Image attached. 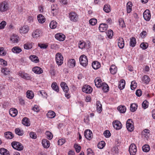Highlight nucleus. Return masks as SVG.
Masks as SVG:
<instances>
[{
  "label": "nucleus",
  "mask_w": 155,
  "mask_h": 155,
  "mask_svg": "<svg viewBox=\"0 0 155 155\" xmlns=\"http://www.w3.org/2000/svg\"><path fill=\"white\" fill-rule=\"evenodd\" d=\"M80 64L84 67H86L88 64V60L87 57L84 54L81 55L79 58Z\"/></svg>",
  "instance_id": "obj_1"
},
{
  "label": "nucleus",
  "mask_w": 155,
  "mask_h": 155,
  "mask_svg": "<svg viewBox=\"0 0 155 155\" xmlns=\"http://www.w3.org/2000/svg\"><path fill=\"white\" fill-rule=\"evenodd\" d=\"M9 8V5L7 2L3 1L0 3V12H5L7 11Z\"/></svg>",
  "instance_id": "obj_2"
},
{
  "label": "nucleus",
  "mask_w": 155,
  "mask_h": 155,
  "mask_svg": "<svg viewBox=\"0 0 155 155\" xmlns=\"http://www.w3.org/2000/svg\"><path fill=\"white\" fill-rule=\"evenodd\" d=\"M56 61L58 65H61L63 63V58L61 54L58 53L55 55Z\"/></svg>",
  "instance_id": "obj_3"
},
{
  "label": "nucleus",
  "mask_w": 155,
  "mask_h": 155,
  "mask_svg": "<svg viewBox=\"0 0 155 155\" xmlns=\"http://www.w3.org/2000/svg\"><path fill=\"white\" fill-rule=\"evenodd\" d=\"M12 146L15 149L20 151L23 149L22 145L19 142H13L11 143Z\"/></svg>",
  "instance_id": "obj_4"
},
{
  "label": "nucleus",
  "mask_w": 155,
  "mask_h": 155,
  "mask_svg": "<svg viewBox=\"0 0 155 155\" xmlns=\"http://www.w3.org/2000/svg\"><path fill=\"white\" fill-rule=\"evenodd\" d=\"M126 127L128 130L130 132L133 131L134 129V122L130 119L127 120L126 123Z\"/></svg>",
  "instance_id": "obj_5"
},
{
  "label": "nucleus",
  "mask_w": 155,
  "mask_h": 155,
  "mask_svg": "<svg viewBox=\"0 0 155 155\" xmlns=\"http://www.w3.org/2000/svg\"><path fill=\"white\" fill-rule=\"evenodd\" d=\"M69 17L71 21L73 22H77L78 19V15L75 12H71L69 14Z\"/></svg>",
  "instance_id": "obj_6"
},
{
  "label": "nucleus",
  "mask_w": 155,
  "mask_h": 155,
  "mask_svg": "<svg viewBox=\"0 0 155 155\" xmlns=\"http://www.w3.org/2000/svg\"><path fill=\"white\" fill-rule=\"evenodd\" d=\"M129 151L130 155H135L137 152V148L134 143H132L130 146Z\"/></svg>",
  "instance_id": "obj_7"
},
{
  "label": "nucleus",
  "mask_w": 155,
  "mask_h": 155,
  "mask_svg": "<svg viewBox=\"0 0 155 155\" xmlns=\"http://www.w3.org/2000/svg\"><path fill=\"white\" fill-rule=\"evenodd\" d=\"M42 35V31L39 29H36L33 31L32 36L33 38H37L40 37Z\"/></svg>",
  "instance_id": "obj_8"
},
{
  "label": "nucleus",
  "mask_w": 155,
  "mask_h": 155,
  "mask_svg": "<svg viewBox=\"0 0 155 155\" xmlns=\"http://www.w3.org/2000/svg\"><path fill=\"white\" fill-rule=\"evenodd\" d=\"M92 90V88L90 86L86 85H84L82 88V91L86 94L91 93Z\"/></svg>",
  "instance_id": "obj_9"
},
{
  "label": "nucleus",
  "mask_w": 155,
  "mask_h": 155,
  "mask_svg": "<svg viewBox=\"0 0 155 155\" xmlns=\"http://www.w3.org/2000/svg\"><path fill=\"white\" fill-rule=\"evenodd\" d=\"M143 17L145 20L146 21H149L150 20L151 15L150 12L148 9L146 10L143 13Z\"/></svg>",
  "instance_id": "obj_10"
},
{
  "label": "nucleus",
  "mask_w": 155,
  "mask_h": 155,
  "mask_svg": "<svg viewBox=\"0 0 155 155\" xmlns=\"http://www.w3.org/2000/svg\"><path fill=\"white\" fill-rule=\"evenodd\" d=\"M112 124L114 127L117 130H119L122 128V124L120 121L115 120L113 122Z\"/></svg>",
  "instance_id": "obj_11"
},
{
  "label": "nucleus",
  "mask_w": 155,
  "mask_h": 155,
  "mask_svg": "<svg viewBox=\"0 0 155 155\" xmlns=\"http://www.w3.org/2000/svg\"><path fill=\"white\" fill-rule=\"evenodd\" d=\"M18 75L22 78L29 80L31 79V77L27 73H25L22 71H20L18 73Z\"/></svg>",
  "instance_id": "obj_12"
},
{
  "label": "nucleus",
  "mask_w": 155,
  "mask_h": 155,
  "mask_svg": "<svg viewBox=\"0 0 155 155\" xmlns=\"http://www.w3.org/2000/svg\"><path fill=\"white\" fill-rule=\"evenodd\" d=\"M84 135L87 139L90 140L92 138L93 134L91 130H87L84 132Z\"/></svg>",
  "instance_id": "obj_13"
},
{
  "label": "nucleus",
  "mask_w": 155,
  "mask_h": 155,
  "mask_svg": "<svg viewBox=\"0 0 155 155\" xmlns=\"http://www.w3.org/2000/svg\"><path fill=\"white\" fill-rule=\"evenodd\" d=\"M117 40L118 45L120 49L123 48L124 46V39L122 38L119 37Z\"/></svg>",
  "instance_id": "obj_14"
},
{
  "label": "nucleus",
  "mask_w": 155,
  "mask_h": 155,
  "mask_svg": "<svg viewBox=\"0 0 155 155\" xmlns=\"http://www.w3.org/2000/svg\"><path fill=\"white\" fill-rule=\"evenodd\" d=\"M58 8L56 5L53 4L51 6V12L53 16L57 15Z\"/></svg>",
  "instance_id": "obj_15"
},
{
  "label": "nucleus",
  "mask_w": 155,
  "mask_h": 155,
  "mask_svg": "<svg viewBox=\"0 0 155 155\" xmlns=\"http://www.w3.org/2000/svg\"><path fill=\"white\" fill-rule=\"evenodd\" d=\"M32 71L35 73L37 74H40L43 72L42 69L39 67H35L32 69Z\"/></svg>",
  "instance_id": "obj_16"
},
{
  "label": "nucleus",
  "mask_w": 155,
  "mask_h": 155,
  "mask_svg": "<svg viewBox=\"0 0 155 155\" xmlns=\"http://www.w3.org/2000/svg\"><path fill=\"white\" fill-rule=\"evenodd\" d=\"M29 30V28L28 25H25L21 27L19 30L21 33L25 34L27 33Z\"/></svg>",
  "instance_id": "obj_17"
},
{
  "label": "nucleus",
  "mask_w": 155,
  "mask_h": 155,
  "mask_svg": "<svg viewBox=\"0 0 155 155\" xmlns=\"http://www.w3.org/2000/svg\"><path fill=\"white\" fill-rule=\"evenodd\" d=\"M56 39L60 41H63L65 40V36L64 35L62 34H57L55 35Z\"/></svg>",
  "instance_id": "obj_18"
},
{
  "label": "nucleus",
  "mask_w": 155,
  "mask_h": 155,
  "mask_svg": "<svg viewBox=\"0 0 155 155\" xmlns=\"http://www.w3.org/2000/svg\"><path fill=\"white\" fill-rule=\"evenodd\" d=\"M60 85L64 92L65 93H68L69 91V88L65 83L64 82H61Z\"/></svg>",
  "instance_id": "obj_19"
},
{
  "label": "nucleus",
  "mask_w": 155,
  "mask_h": 155,
  "mask_svg": "<svg viewBox=\"0 0 155 155\" xmlns=\"http://www.w3.org/2000/svg\"><path fill=\"white\" fill-rule=\"evenodd\" d=\"M67 64L69 67H74L75 65V60L74 59H69L68 61Z\"/></svg>",
  "instance_id": "obj_20"
},
{
  "label": "nucleus",
  "mask_w": 155,
  "mask_h": 155,
  "mask_svg": "<svg viewBox=\"0 0 155 155\" xmlns=\"http://www.w3.org/2000/svg\"><path fill=\"white\" fill-rule=\"evenodd\" d=\"M42 144L43 147L46 148H48L50 146L49 141L45 139L42 140Z\"/></svg>",
  "instance_id": "obj_21"
},
{
  "label": "nucleus",
  "mask_w": 155,
  "mask_h": 155,
  "mask_svg": "<svg viewBox=\"0 0 155 155\" xmlns=\"http://www.w3.org/2000/svg\"><path fill=\"white\" fill-rule=\"evenodd\" d=\"M37 19L38 22L40 23H43L45 21V17L41 14H39L37 16Z\"/></svg>",
  "instance_id": "obj_22"
},
{
  "label": "nucleus",
  "mask_w": 155,
  "mask_h": 155,
  "mask_svg": "<svg viewBox=\"0 0 155 155\" xmlns=\"http://www.w3.org/2000/svg\"><path fill=\"white\" fill-rule=\"evenodd\" d=\"M22 124L25 126H29L30 125V122L28 118L26 117H24L22 120Z\"/></svg>",
  "instance_id": "obj_23"
},
{
  "label": "nucleus",
  "mask_w": 155,
  "mask_h": 155,
  "mask_svg": "<svg viewBox=\"0 0 155 155\" xmlns=\"http://www.w3.org/2000/svg\"><path fill=\"white\" fill-rule=\"evenodd\" d=\"M96 109L97 111L100 113L102 110V106L99 101H97L96 103Z\"/></svg>",
  "instance_id": "obj_24"
},
{
  "label": "nucleus",
  "mask_w": 155,
  "mask_h": 155,
  "mask_svg": "<svg viewBox=\"0 0 155 155\" xmlns=\"http://www.w3.org/2000/svg\"><path fill=\"white\" fill-rule=\"evenodd\" d=\"M9 114L12 117H15L18 114L17 110L15 108H11L9 111Z\"/></svg>",
  "instance_id": "obj_25"
},
{
  "label": "nucleus",
  "mask_w": 155,
  "mask_h": 155,
  "mask_svg": "<svg viewBox=\"0 0 155 155\" xmlns=\"http://www.w3.org/2000/svg\"><path fill=\"white\" fill-rule=\"evenodd\" d=\"M99 29L101 32L106 31L107 30V25L106 24H101L100 25Z\"/></svg>",
  "instance_id": "obj_26"
},
{
  "label": "nucleus",
  "mask_w": 155,
  "mask_h": 155,
  "mask_svg": "<svg viewBox=\"0 0 155 155\" xmlns=\"http://www.w3.org/2000/svg\"><path fill=\"white\" fill-rule=\"evenodd\" d=\"M125 85V81L124 79H121L119 83L118 87L120 90H122L124 88Z\"/></svg>",
  "instance_id": "obj_27"
},
{
  "label": "nucleus",
  "mask_w": 155,
  "mask_h": 155,
  "mask_svg": "<svg viewBox=\"0 0 155 155\" xmlns=\"http://www.w3.org/2000/svg\"><path fill=\"white\" fill-rule=\"evenodd\" d=\"M92 66L94 69H97L101 67V64L97 61H94L92 64Z\"/></svg>",
  "instance_id": "obj_28"
},
{
  "label": "nucleus",
  "mask_w": 155,
  "mask_h": 155,
  "mask_svg": "<svg viewBox=\"0 0 155 155\" xmlns=\"http://www.w3.org/2000/svg\"><path fill=\"white\" fill-rule=\"evenodd\" d=\"M12 51L14 53L18 54L22 50L19 47L15 46L12 49Z\"/></svg>",
  "instance_id": "obj_29"
},
{
  "label": "nucleus",
  "mask_w": 155,
  "mask_h": 155,
  "mask_svg": "<svg viewBox=\"0 0 155 155\" xmlns=\"http://www.w3.org/2000/svg\"><path fill=\"white\" fill-rule=\"evenodd\" d=\"M33 43L32 42H27L24 45V48L26 50L31 49L32 47Z\"/></svg>",
  "instance_id": "obj_30"
},
{
  "label": "nucleus",
  "mask_w": 155,
  "mask_h": 155,
  "mask_svg": "<svg viewBox=\"0 0 155 155\" xmlns=\"http://www.w3.org/2000/svg\"><path fill=\"white\" fill-rule=\"evenodd\" d=\"M110 71L111 74H115L117 71V67L114 65H112L110 68Z\"/></svg>",
  "instance_id": "obj_31"
},
{
  "label": "nucleus",
  "mask_w": 155,
  "mask_h": 155,
  "mask_svg": "<svg viewBox=\"0 0 155 155\" xmlns=\"http://www.w3.org/2000/svg\"><path fill=\"white\" fill-rule=\"evenodd\" d=\"M94 82L96 86L97 87H100L102 84V81L99 78H96L94 81Z\"/></svg>",
  "instance_id": "obj_32"
},
{
  "label": "nucleus",
  "mask_w": 155,
  "mask_h": 155,
  "mask_svg": "<svg viewBox=\"0 0 155 155\" xmlns=\"http://www.w3.org/2000/svg\"><path fill=\"white\" fill-rule=\"evenodd\" d=\"M119 149L117 146L113 147L111 150V153L113 154H117L119 153Z\"/></svg>",
  "instance_id": "obj_33"
},
{
  "label": "nucleus",
  "mask_w": 155,
  "mask_h": 155,
  "mask_svg": "<svg viewBox=\"0 0 155 155\" xmlns=\"http://www.w3.org/2000/svg\"><path fill=\"white\" fill-rule=\"evenodd\" d=\"M132 3L130 2H128L127 5V13H130L132 11Z\"/></svg>",
  "instance_id": "obj_34"
},
{
  "label": "nucleus",
  "mask_w": 155,
  "mask_h": 155,
  "mask_svg": "<svg viewBox=\"0 0 155 155\" xmlns=\"http://www.w3.org/2000/svg\"><path fill=\"white\" fill-rule=\"evenodd\" d=\"M26 96L30 99H32L34 96L33 92L31 91H28L26 92Z\"/></svg>",
  "instance_id": "obj_35"
},
{
  "label": "nucleus",
  "mask_w": 155,
  "mask_h": 155,
  "mask_svg": "<svg viewBox=\"0 0 155 155\" xmlns=\"http://www.w3.org/2000/svg\"><path fill=\"white\" fill-rule=\"evenodd\" d=\"M18 37L16 35L13 34L11 37V40L13 43H17L18 42Z\"/></svg>",
  "instance_id": "obj_36"
},
{
  "label": "nucleus",
  "mask_w": 155,
  "mask_h": 155,
  "mask_svg": "<svg viewBox=\"0 0 155 155\" xmlns=\"http://www.w3.org/2000/svg\"><path fill=\"white\" fill-rule=\"evenodd\" d=\"M150 81L149 77L147 75H144L142 78V81L144 83L147 84Z\"/></svg>",
  "instance_id": "obj_37"
},
{
  "label": "nucleus",
  "mask_w": 155,
  "mask_h": 155,
  "mask_svg": "<svg viewBox=\"0 0 155 155\" xmlns=\"http://www.w3.org/2000/svg\"><path fill=\"white\" fill-rule=\"evenodd\" d=\"M51 87L52 89L57 92L59 91L58 87L56 82L53 83L51 85Z\"/></svg>",
  "instance_id": "obj_38"
},
{
  "label": "nucleus",
  "mask_w": 155,
  "mask_h": 155,
  "mask_svg": "<svg viewBox=\"0 0 155 155\" xmlns=\"http://www.w3.org/2000/svg\"><path fill=\"white\" fill-rule=\"evenodd\" d=\"M47 117L50 118H54L55 116V114L52 111H49L47 114Z\"/></svg>",
  "instance_id": "obj_39"
},
{
  "label": "nucleus",
  "mask_w": 155,
  "mask_h": 155,
  "mask_svg": "<svg viewBox=\"0 0 155 155\" xmlns=\"http://www.w3.org/2000/svg\"><path fill=\"white\" fill-rule=\"evenodd\" d=\"M0 153L1 155H10L9 151L4 148L0 149Z\"/></svg>",
  "instance_id": "obj_40"
},
{
  "label": "nucleus",
  "mask_w": 155,
  "mask_h": 155,
  "mask_svg": "<svg viewBox=\"0 0 155 155\" xmlns=\"http://www.w3.org/2000/svg\"><path fill=\"white\" fill-rule=\"evenodd\" d=\"M136 43V39L135 38L132 37L130 39V46L133 47H135Z\"/></svg>",
  "instance_id": "obj_41"
},
{
  "label": "nucleus",
  "mask_w": 155,
  "mask_h": 155,
  "mask_svg": "<svg viewBox=\"0 0 155 155\" xmlns=\"http://www.w3.org/2000/svg\"><path fill=\"white\" fill-rule=\"evenodd\" d=\"M1 72L5 75H7L9 74L10 73V71L9 70L6 68H2L1 70Z\"/></svg>",
  "instance_id": "obj_42"
},
{
  "label": "nucleus",
  "mask_w": 155,
  "mask_h": 155,
  "mask_svg": "<svg viewBox=\"0 0 155 155\" xmlns=\"http://www.w3.org/2000/svg\"><path fill=\"white\" fill-rule=\"evenodd\" d=\"M29 58L30 60L33 62L37 63L39 62L38 57L35 55H31Z\"/></svg>",
  "instance_id": "obj_43"
},
{
  "label": "nucleus",
  "mask_w": 155,
  "mask_h": 155,
  "mask_svg": "<svg viewBox=\"0 0 155 155\" xmlns=\"http://www.w3.org/2000/svg\"><path fill=\"white\" fill-rule=\"evenodd\" d=\"M6 138L11 139L13 137V134L10 132H7L5 133Z\"/></svg>",
  "instance_id": "obj_44"
},
{
  "label": "nucleus",
  "mask_w": 155,
  "mask_h": 155,
  "mask_svg": "<svg viewBox=\"0 0 155 155\" xmlns=\"http://www.w3.org/2000/svg\"><path fill=\"white\" fill-rule=\"evenodd\" d=\"M118 110L121 113H124L126 111V107L124 106H119L117 107Z\"/></svg>",
  "instance_id": "obj_45"
},
{
  "label": "nucleus",
  "mask_w": 155,
  "mask_h": 155,
  "mask_svg": "<svg viewBox=\"0 0 155 155\" xmlns=\"http://www.w3.org/2000/svg\"><path fill=\"white\" fill-rule=\"evenodd\" d=\"M57 25V23L55 21H52L50 22L49 26L51 29H54L56 28Z\"/></svg>",
  "instance_id": "obj_46"
},
{
  "label": "nucleus",
  "mask_w": 155,
  "mask_h": 155,
  "mask_svg": "<svg viewBox=\"0 0 155 155\" xmlns=\"http://www.w3.org/2000/svg\"><path fill=\"white\" fill-rule=\"evenodd\" d=\"M137 105L135 103L132 104L130 106V110L132 112H134L137 109Z\"/></svg>",
  "instance_id": "obj_47"
},
{
  "label": "nucleus",
  "mask_w": 155,
  "mask_h": 155,
  "mask_svg": "<svg viewBox=\"0 0 155 155\" xmlns=\"http://www.w3.org/2000/svg\"><path fill=\"white\" fill-rule=\"evenodd\" d=\"M15 131L16 134L18 135L22 136L24 134L23 131L19 128H16L15 130Z\"/></svg>",
  "instance_id": "obj_48"
},
{
  "label": "nucleus",
  "mask_w": 155,
  "mask_h": 155,
  "mask_svg": "<svg viewBox=\"0 0 155 155\" xmlns=\"http://www.w3.org/2000/svg\"><path fill=\"white\" fill-rule=\"evenodd\" d=\"M143 151L145 152H147L150 150V146L148 145H143L142 148Z\"/></svg>",
  "instance_id": "obj_49"
},
{
  "label": "nucleus",
  "mask_w": 155,
  "mask_h": 155,
  "mask_svg": "<svg viewBox=\"0 0 155 155\" xmlns=\"http://www.w3.org/2000/svg\"><path fill=\"white\" fill-rule=\"evenodd\" d=\"M105 142L104 141H102L99 143L97 144V147L100 149H102L105 146Z\"/></svg>",
  "instance_id": "obj_50"
},
{
  "label": "nucleus",
  "mask_w": 155,
  "mask_h": 155,
  "mask_svg": "<svg viewBox=\"0 0 155 155\" xmlns=\"http://www.w3.org/2000/svg\"><path fill=\"white\" fill-rule=\"evenodd\" d=\"M118 21L119 25L122 28L125 27L126 26L124 19L122 18H120L119 19Z\"/></svg>",
  "instance_id": "obj_51"
},
{
  "label": "nucleus",
  "mask_w": 155,
  "mask_h": 155,
  "mask_svg": "<svg viewBox=\"0 0 155 155\" xmlns=\"http://www.w3.org/2000/svg\"><path fill=\"white\" fill-rule=\"evenodd\" d=\"M114 35V32L111 30H109L107 32V37L110 39H111Z\"/></svg>",
  "instance_id": "obj_52"
},
{
  "label": "nucleus",
  "mask_w": 155,
  "mask_h": 155,
  "mask_svg": "<svg viewBox=\"0 0 155 155\" xmlns=\"http://www.w3.org/2000/svg\"><path fill=\"white\" fill-rule=\"evenodd\" d=\"M86 45V43L84 41H80L78 43L79 48L81 49H83L85 48Z\"/></svg>",
  "instance_id": "obj_53"
},
{
  "label": "nucleus",
  "mask_w": 155,
  "mask_h": 155,
  "mask_svg": "<svg viewBox=\"0 0 155 155\" xmlns=\"http://www.w3.org/2000/svg\"><path fill=\"white\" fill-rule=\"evenodd\" d=\"M101 87L104 92H107V84L104 82L102 83Z\"/></svg>",
  "instance_id": "obj_54"
},
{
  "label": "nucleus",
  "mask_w": 155,
  "mask_h": 155,
  "mask_svg": "<svg viewBox=\"0 0 155 155\" xmlns=\"http://www.w3.org/2000/svg\"><path fill=\"white\" fill-rule=\"evenodd\" d=\"M137 87V83L134 81H133L131 82L130 88L132 90H134Z\"/></svg>",
  "instance_id": "obj_55"
},
{
  "label": "nucleus",
  "mask_w": 155,
  "mask_h": 155,
  "mask_svg": "<svg viewBox=\"0 0 155 155\" xmlns=\"http://www.w3.org/2000/svg\"><path fill=\"white\" fill-rule=\"evenodd\" d=\"M46 137L49 140H51L53 137V135L49 131H47L45 133Z\"/></svg>",
  "instance_id": "obj_56"
},
{
  "label": "nucleus",
  "mask_w": 155,
  "mask_h": 155,
  "mask_svg": "<svg viewBox=\"0 0 155 155\" xmlns=\"http://www.w3.org/2000/svg\"><path fill=\"white\" fill-rule=\"evenodd\" d=\"M89 23L91 25H94L97 23V20L95 18H92L89 20Z\"/></svg>",
  "instance_id": "obj_57"
},
{
  "label": "nucleus",
  "mask_w": 155,
  "mask_h": 155,
  "mask_svg": "<svg viewBox=\"0 0 155 155\" xmlns=\"http://www.w3.org/2000/svg\"><path fill=\"white\" fill-rule=\"evenodd\" d=\"M38 46L41 49H46L48 46L47 45L43 43H38Z\"/></svg>",
  "instance_id": "obj_58"
},
{
  "label": "nucleus",
  "mask_w": 155,
  "mask_h": 155,
  "mask_svg": "<svg viewBox=\"0 0 155 155\" xmlns=\"http://www.w3.org/2000/svg\"><path fill=\"white\" fill-rule=\"evenodd\" d=\"M148 106V103L146 100H145L142 104V107L144 109L147 108Z\"/></svg>",
  "instance_id": "obj_59"
},
{
  "label": "nucleus",
  "mask_w": 155,
  "mask_h": 155,
  "mask_svg": "<svg viewBox=\"0 0 155 155\" xmlns=\"http://www.w3.org/2000/svg\"><path fill=\"white\" fill-rule=\"evenodd\" d=\"M140 47L143 50L146 49L148 47V45L147 43H142L140 45Z\"/></svg>",
  "instance_id": "obj_60"
},
{
  "label": "nucleus",
  "mask_w": 155,
  "mask_h": 155,
  "mask_svg": "<svg viewBox=\"0 0 155 155\" xmlns=\"http://www.w3.org/2000/svg\"><path fill=\"white\" fill-rule=\"evenodd\" d=\"M65 142V140L64 139L62 138L58 141V144L59 145H62Z\"/></svg>",
  "instance_id": "obj_61"
},
{
  "label": "nucleus",
  "mask_w": 155,
  "mask_h": 155,
  "mask_svg": "<svg viewBox=\"0 0 155 155\" xmlns=\"http://www.w3.org/2000/svg\"><path fill=\"white\" fill-rule=\"evenodd\" d=\"M150 130L147 129H144L143 131L142 132V134L145 135V137H146V136H147L148 134H150ZM147 138V137H146Z\"/></svg>",
  "instance_id": "obj_62"
},
{
  "label": "nucleus",
  "mask_w": 155,
  "mask_h": 155,
  "mask_svg": "<svg viewBox=\"0 0 155 155\" xmlns=\"http://www.w3.org/2000/svg\"><path fill=\"white\" fill-rule=\"evenodd\" d=\"M6 23L5 21H2L0 23V29H3L5 28V26L6 25Z\"/></svg>",
  "instance_id": "obj_63"
},
{
  "label": "nucleus",
  "mask_w": 155,
  "mask_h": 155,
  "mask_svg": "<svg viewBox=\"0 0 155 155\" xmlns=\"http://www.w3.org/2000/svg\"><path fill=\"white\" fill-rule=\"evenodd\" d=\"M0 64L3 66H5L7 65V62L2 59H0Z\"/></svg>",
  "instance_id": "obj_64"
}]
</instances>
